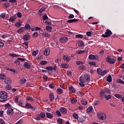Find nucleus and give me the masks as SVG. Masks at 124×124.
I'll list each match as a JSON object with an SVG mask.
<instances>
[{"instance_id": "f257e3e1", "label": "nucleus", "mask_w": 124, "mask_h": 124, "mask_svg": "<svg viewBox=\"0 0 124 124\" xmlns=\"http://www.w3.org/2000/svg\"><path fill=\"white\" fill-rule=\"evenodd\" d=\"M91 81V77L90 75L88 74H85L84 75L83 78L82 77H80L79 78V82H81L82 83H85V84H87V83H89Z\"/></svg>"}, {"instance_id": "f03ea898", "label": "nucleus", "mask_w": 124, "mask_h": 124, "mask_svg": "<svg viewBox=\"0 0 124 124\" xmlns=\"http://www.w3.org/2000/svg\"><path fill=\"white\" fill-rule=\"evenodd\" d=\"M111 91L108 88H106L104 90L100 92V95L102 98H103L104 96L107 95V94H110Z\"/></svg>"}, {"instance_id": "7ed1b4c3", "label": "nucleus", "mask_w": 124, "mask_h": 124, "mask_svg": "<svg viewBox=\"0 0 124 124\" xmlns=\"http://www.w3.org/2000/svg\"><path fill=\"white\" fill-rule=\"evenodd\" d=\"M97 117L98 119L101 121H104L105 120H106V118H107L106 114H105L104 113L101 112H98L97 114Z\"/></svg>"}, {"instance_id": "20e7f679", "label": "nucleus", "mask_w": 124, "mask_h": 124, "mask_svg": "<svg viewBox=\"0 0 124 124\" xmlns=\"http://www.w3.org/2000/svg\"><path fill=\"white\" fill-rule=\"evenodd\" d=\"M106 61L108 63H110L111 64H114L115 62H116V60L114 58L110 57V56H108L106 58Z\"/></svg>"}, {"instance_id": "39448f33", "label": "nucleus", "mask_w": 124, "mask_h": 124, "mask_svg": "<svg viewBox=\"0 0 124 124\" xmlns=\"http://www.w3.org/2000/svg\"><path fill=\"white\" fill-rule=\"evenodd\" d=\"M46 117V115L45 113L41 112L39 114L36 116V121H40L41 119H44Z\"/></svg>"}, {"instance_id": "423d86ee", "label": "nucleus", "mask_w": 124, "mask_h": 124, "mask_svg": "<svg viewBox=\"0 0 124 124\" xmlns=\"http://www.w3.org/2000/svg\"><path fill=\"white\" fill-rule=\"evenodd\" d=\"M7 97H8L7 93L3 91L0 92V98H1L2 99H6Z\"/></svg>"}, {"instance_id": "0eeeda50", "label": "nucleus", "mask_w": 124, "mask_h": 124, "mask_svg": "<svg viewBox=\"0 0 124 124\" xmlns=\"http://www.w3.org/2000/svg\"><path fill=\"white\" fill-rule=\"evenodd\" d=\"M111 34L112 31H110L109 29H107V30H106L105 34H102V36L103 37H109V36H111Z\"/></svg>"}, {"instance_id": "6e6552de", "label": "nucleus", "mask_w": 124, "mask_h": 124, "mask_svg": "<svg viewBox=\"0 0 124 124\" xmlns=\"http://www.w3.org/2000/svg\"><path fill=\"white\" fill-rule=\"evenodd\" d=\"M25 107L27 109H31V110H32V111H34V107H32V105H31V104H30L29 103H27L26 104Z\"/></svg>"}, {"instance_id": "1a4fd4ad", "label": "nucleus", "mask_w": 124, "mask_h": 124, "mask_svg": "<svg viewBox=\"0 0 124 124\" xmlns=\"http://www.w3.org/2000/svg\"><path fill=\"white\" fill-rule=\"evenodd\" d=\"M60 111L62 114H63L64 115H65L67 113V110H66V108H60Z\"/></svg>"}, {"instance_id": "9d476101", "label": "nucleus", "mask_w": 124, "mask_h": 124, "mask_svg": "<svg viewBox=\"0 0 124 124\" xmlns=\"http://www.w3.org/2000/svg\"><path fill=\"white\" fill-rule=\"evenodd\" d=\"M67 40H68V39H67V37H62L60 39V41L62 43H65V42H66Z\"/></svg>"}, {"instance_id": "9b49d317", "label": "nucleus", "mask_w": 124, "mask_h": 124, "mask_svg": "<svg viewBox=\"0 0 124 124\" xmlns=\"http://www.w3.org/2000/svg\"><path fill=\"white\" fill-rule=\"evenodd\" d=\"M89 58L90 60H98V57L96 55V57H95V56L93 54H90L89 56Z\"/></svg>"}, {"instance_id": "f8f14e48", "label": "nucleus", "mask_w": 124, "mask_h": 124, "mask_svg": "<svg viewBox=\"0 0 124 124\" xmlns=\"http://www.w3.org/2000/svg\"><path fill=\"white\" fill-rule=\"evenodd\" d=\"M30 38H31V35L29 34L25 35L23 37V39L24 41H28V40H29Z\"/></svg>"}, {"instance_id": "ddd939ff", "label": "nucleus", "mask_w": 124, "mask_h": 124, "mask_svg": "<svg viewBox=\"0 0 124 124\" xmlns=\"http://www.w3.org/2000/svg\"><path fill=\"white\" fill-rule=\"evenodd\" d=\"M4 82L5 83V84H8V85H9L11 84V83H12V81H11V79L9 78H5Z\"/></svg>"}, {"instance_id": "4468645a", "label": "nucleus", "mask_w": 124, "mask_h": 124, "mask_svg": "<svg viewBox=\"0 0 124 124\" xmlns=\"http://www.w3.org/2000/svg\"><path fill=\"white\" fill-rule=\"evenodd\" d=\"M13 113H14V111H13V108H9L8 109V110H7V115H13Z\"/></svg>"}, {"instance_id": "2eb2a0df", "label": "nucleus", "mask_w": 124, "mask_h": 124, "mask_svg": "<svg viewBox=\"0 0 124 124\" xmlns=\"http://www.w3.org/2000/svg\"><path fill=\"white\" fill-rule=\"evenodd\" d=\"M44 54L45 56H49L50 54V49L49 48H46L45 49Z\"/></svg>"}, {"instance_id": "dca6fc26", "label": "nucleus", "mask_w": 124, "mask_h": 124, "mask_svg": "<svg viewBox=\"0 0 124 124\" xmlns=\"http://www.w3.org/2000/svg\"><path fill=\"white\" fill-rule=\"evenodd\" d=\"M49 97L50 101H54V99H55V95H54V93H50Z\"/></svg>"}, {"instance_id": "f3484780", "label": "nucleus", "mask_w": 124, "mask_h": 124, "mask_svg": "<svg viewBox=\"0 0 124 124\" xmlns=\"http://www.w3.org/2000/svg\"><path fill=\"white\" fill-rule=\"evenodd\" d=\"M25 31V27H21L19 30L17 31V32L19 34Z\"/></svg>"}, {"instance_id": "a211bd4d", "label": "nucleus", "mask_w": 124, "mask_h": 124, "mask_svg": "<svg viewBox=\"0 0 124 124\" xmlns=\"http://www.w3.org/2000/svg\"><path fill=\"white\" fill-rule=\"evenodd\" d=\"M63 59L64 61H66V62H69L70 61V57L67 55H64L63 56Z\"/></svg>"}, {"instance_id": "6ab92c4d", "label": "nucleus", "mask_w": 124, "mask_h": 124, "mask_svg": "<svg viewBox=\"0 0 124 124\" xmlns=\"http://www.w3.org/2000/svg\"><path fill=\"white\" fill-rule=\"evenodd\" d=\"M42 35H43V36L44 37H47V38L51 37V35L47 32H43L42 33Z\"/></svg>"}, {"instance_id": "aec40b11", "label": "nucleus", "mask_w": 124, "mask_h": 124, "mask_svg": "<svg viewBox=\"0 0 124 124\" xmlns=\"http://www.w3.org/2000/svg\"><path fill=\"white\" fill-rule=\"evenodd\" d=\"M24 67L28 69L31 68V64L28 62H26L24 64Z\"/></svg>"}, {"instance_id": "412c9836", "label": "nucleus", "mask_w": 124, "mask_h": 124, "mask_svg": "<svg viewBox=\"0 0 124 124\" xmlns=\"http://www.w3.org/2000/svg\"><path fill=\"white\" fill-rule=\"evenodd\" d=\"M77 22H78V19H69L67 20V23H76Z\"/></svg>"}, {"instance_id": "4be33fe9", "label": "nucleus", "mask_w": 124, "mask_h": 124, "mask_svg": "<svg viewBox=\"0 0 124 124\" xmlns=\"http://www.w3.org/2000/svg\"><path fill=\"white\" fill-rule=\"evenodd\" d=\"M56 93L58 94H62V93H63V91H62V89L61 88H58L56 90Z\"/></svg>"}, {"instance_id": "5701e85b", "label": "nucleus", "mask_w": 124, "mask_h": 124, "mask_svg": "<svg viewBox=\"0 0 124 124\" xmlns=\"http://www.w3.org/2000/svg\"><path fill=\"white\" fill-rule=\"evenodd\" d=\"M53 28H52V27H51L50 26H46V31H52V30Z\"/></svg>"}, {"instance_id": "b1692460", "label": "nucleus", "mask_w": 124, "mask_h": 124, "mask_svg": "<svg viewBox=\"0 0 124 124\" xmlns=\"http://www.w3.org/2000/svg\"><path fill=\"white\" fill-rule=\"evenodd\" d=\"M45 10V7H42L39 11H38V14L41 16L42 12H43Z\"/></svg>"}, {"instance_id": "393cba45", "label": "nucleus", "mask_w": 124, "mask_h": 124, "mask_svg": "<svg viewBox=\"0 0 124 124\" xmlns=\"http://www.w3.org/2000/svg\"><path fill=\"white\" fill-rule=\"evenodd\" d=\"M46 118H48V119H51V118H53V115H52V114H51L49 112H46Z\"/></svg>"}, {"instance_id": "a878e982", "label": "nucleus", "mask_w": 124, "mask_h": 124, "mask_svg": "<svg viewBox=\"0 0 124 124\" xmlns=\"http://www.w3.org/2000/svg\"><path fill=\"white\" fill-rule=\"evenodd\" d=\"M69 66V65H68V64H65V63H62L61 64V67H62V68H68Z\"/></svg>"}, {"instance_id": "bb28decb", "label": "nucleus", "mask_w": 124, "mask_h": 124, "mask_svg": "<svg viewBox=\"0 0 124 124\" xmlns=\"http://www.w3.org/2000/svg\"><path fill=\"white\" fill-rule=\"evenodd\" d=\"M70 101L73 104H75V103L77 102V99L75 98H71L70 99Z\"/></svg>"}, {"instance_id": "cd10ccee", "label": "nucleus", "mask_w": 124, "mask_h": 124, "mask_svg": "<svg viewBox=\"0 0 124 124\" xmlns=\"http://www.w3.org/2000/svg\"><path fill=\"white\" fill-rule=\"evenodd\" d=\"M69 90L70 92H71L73 93H75L76 92V90H75V89L72 86H70L69 88Z\"/></svg>"}, {"instance_id": "c85d7f7f", "label": "nucleus", "mask_w": 124, "mask_h": 124, "mask_svg": "<svg viewBox=\"0 0 124 124\" xmlns=\"http://www.w3.org/2000/svg\"><path fill=\"white\" fill-rule=\"evenodd\" d=\"M76 53L78 55H80L81 54H84L86 53V50H77Z\"/></svg>"}, {"instance_id": "c756f323", "label": "nucleus", "mask_w": 124, "mask_h": 124, "mask_svg": "<svg viewBox=\"0 0 124 124\" xmlns=\"http://www.w3.org/2000/svg\"><path fill=\"white\" fill-rule=\"evenodd\" d=\"M24 28L25 30H29L31 29V25L29 23H26Z\"/></svg>"}, {"instance_id": "7c9ffc66", "label": "nucleus", "mask_w": 124, "mask_h": 124, "mask_svg": "<svg viewBox=\"0 0 124 124\" xmlns=\"http://www.w3.org/2000/svg\"><path fill=\"white\" fill-rule=\"evenodd\" d=\"M78 45L79 46V47H83L85 44H84V42H82V41H78Z\"/></svg>"}, {"instance_id": "2f4dec72", "label": "nucleus", "mask_w": 124, "mask_h": 124, "mask_svg": "<svg viewBox=\"0 0 124 124\" xmlns=\"http://www.w3.org/2000/svg\"><path fill=\"white\" fill-rule=\"evenodd\" d=\"M6 77V75L5 74H0V79L1 80H4V78Z\"/></svg>"}, {"instance_id": "473e14b6", "label": "nucleus", "mask_w": 124, "mask_h": 124, "mask_svg": "<svg viewBox=\"0 0 124 124\" xmlns=\"http://www.w3.org/2000/svg\"><path fill=\"white\" fill-rule=\"evenodd\" d=\"M48 63V62L46 61H42L40 64H41V65H45V64H47Z\"/></svg>"}, {"instance_id": "72a5a7b5", "label": "nucleus", "mask_w": 124, "mask_h": 124, "mask_svg": "<svg viewBox=\"0 0 124 124\" xmlns=\"http://www.w3.org/2000/svg\"><path fill=\"white\" fill-rule=\"evenodd\" d=\"M104 97H105V98H106L107 100H109V99H110L112 97V96L110 94H108L106 95V96H104Z\"/></svg>"}, {"instance_id": "f704fd0d", "label": "nucleus", "mask_w": 124, "mask_h": 124, "mask_svg": "<svg viewBox=\"0 0 124 124\" xmlns=\"http://www.w3.org/2000/svg\"><path fill=\"white\" fill-rule=\"evenodd\" d=\"M84 122H85V119L82 117H80L78 119V123H84Z\"/></svg>"}, {"instance_id": "c9c22d12", "label": "nucleus", "mask_w": 124, "mask_h": 124, "mask_svg": "<svg viewBox=\"0 0 124 124\" xmlns=\"http://www.w3.org/2000/svg\"><path fill=\"white\" fill-rule=\"evenodd\" d=\"M107 81L109 82V83H111L112 82V77L111 76H108L107 78Z\"/></svg>"}, {"instance_id": "e433bc0d", "label": "nucleus", "mask_w": 124, "mask_h": 124, "mask_svg": "<svg viewBox=\"0 0 124 124\" xmlns=\"http://www.w3.org/2000/svg\"><path fill=\"white\" fill-rule=\"evenodd\" d=\"M9 56H10L11 57H13L14 58H18V57H19L18 55H16L15 54H13V53H10L9 54Z\"/></svg>"}, {"instance_id": "4c0bfd02", "label": "nucleus", "mask_w": 124, "mask_h": 124, "mask_svg": "<svg viewBox=\"0 0 124 124\" xmlns=\"http://www.w3.org/2000/svg\"><path fill=\"white\" fill-rule=\"evenodd\" d=\"M116 82H117V83H119V84H122L123 85H124V81L121 79H117Z\"/></svg>"}, {"instance_id": "58836bf2", "label": "nucleus", "mask_w": 124, "mask_h": 124, "mask_svg": "<svg viewBox=\"0 0 124 124\" xmlns=\"http://www.w3.org/2000/svg\"><path fill=\"white\" fill-rule=\"evenodd\" d=\"M15 19H16V18H15V16H11L9 19V22H14V21H15Z\"/></svg>"}, {"instance_id": "ea45409f", "label": "nucleus", "mask_w": 124, "mask_h": 124, "mask_svg": "<svg viewBox=\"0 0 124 124\" xmlns=\"http://www.w3.org/2000/svg\"><path fill=\"white\" fill-rule=\"evenodd\" d=\"M22 26V23L21 22H17L15 24V26L16 28H20Z\"/></svg>"}, {"instance_id": "a19ab883", "label": "nucleus", "mask_w": 124, "mask_h": 124, "mask_svg": "<svg viewBox=\"0 0 124 124\" xmlns=\"http://www.w3.org/2000/svg\"><path fill=\"white\" fill-rule=\"evenodd\" d=\"M114 96L115 97H117V98H119V99L122 98V97H123V96L119 93L115 94Z\"/></svg>"}, {"instance_id": "79ce46f5", "label": "nucleus", "mask_w": 124, "mask_h": 124, "mask_svg": "<svg viewBox=\"0 0 124 124\" xmlns=\"http://www.w3.org/2000/svg\"><path fill=\"white\" fill-rule=\"evenodd\" d=\"M4 107H5V109H9V108H11V106L10 105V104L7 103L5 105Z\"/></svg>"}, {"instance_id": "37998d69", "label": "nucleus", "mask_w": 124, "mask_h": 124, "mask_svg": "<svg viewBox=\"0 0 124 124\" xmlns=\"http://www.w3.org/2000/svg\"><path fill=\"white\" fill-rule=\"evenodd\" d=\"M26 81H27V79H26V78L21 79H20V83L21 84H25V83H26Z\"/></svg>"}, {"instance_id": "c03bdc74", "label": "nucleus", "mask_w": 124, "mask_h": 124, "mask_svg": "<svg viewBox=\"0 0 124 124\" xmlns=\"http://www.w3.org/2000/svg\"><path fill=\"white\" fill-rule=\"evenodd\" d=\"M107 73H108V71L107 70H105L102 72L101 75H102V76H104V75H106Z\"/></svg>"}, {"instance_id": "a18cd8bd", "label": "nucleus", "mask_w": 124, "mask_h": 124, "mask_svg": "<svg viewBox=\"0 0 124 124\" xmlns=\"http://www.w3.org/2000/svg\"><path fill=\"white\" fill-rule=\"evenodd\" d=\"M93 111V107H90L87 109V113H91Z\"/></svg>"}, {"instance_id": "49530a36", "label": "nucleus", "mask_w": 124, "mask_h": 124, "mask_svg": "<svg viewBox=\"0 0 124 124\" xmlns=\"http://www.w3.org/2000/svg\"><path fill=\"white\" fill-rule=\"evenodd\" d=\"M57 123L59 124H62V119L58 118L57 119Z\"/></svg>"}, {"instance_id": "de8ad7c7", "label": "nucleus", "mask_w": 124, "mask_h": 124, "mask_svg": "<svg viewBox=\"0 0 124 124\" xmlns=\"http://www.w3.org/2000/svg\"><path fill=\"white\" fill-rule=\"evenodd\" d=\"M81 103L82 105H87L88 103H87V101H86L85 100H81Z\"/></svg>"}, {"instance_id": "09e8293b", "label": "nucleus", "mask_w": 124, "mask_h": 124, "mask_svg": "<svg viewBox=\"0 0 124 124\" xmlns=\"http://www.w3.org/2000/svg\"><path fill=\"white\" fill-rule=\"evenodd\" d=\"M15 64H16V65H18V66H20V65H21V64L20 63V61H19L18 59L15 61Z\"/></svg>"}, {"instance_id": "8fccbe9b", "label": "nucleus", "mask_w": 124, "mask_h": 124, "mask_svg": "<svg viewBox=\"0 0 124 124\" xmlns=\"http://www.w3.org/2000/svg\"><path fill=\"white\" fill-rule=\"evenodd\" d=\"M83 37H84V36L81 34L76 35V38H83Z\"/></svg>"}, {"instance_id": "3c124183", "label": "nucleus", "mask_w": 124, "mask_h": 124, "mask_svg": "<svg viewBox=\"0 0 124 124\" xmlns=\"http://www.w3.org/2000/svg\"><path fill=\"white\" fill-rule=\"evenodd\" d=\"M26 100L31 102H32L33 101V100H34L33 98H31V97L30 96L27 97Z\"/></svg>"}, {"instance_id": "603ef678", "label": "nucleus", "mask_w": 124, "mask_h": 124, "mask_svg": "<svg viewBox=\"0 0 124 124\" xmlns=\"http://www.w3.org/2000/svg\"><path fill=\"white\" fill-rule=\"evenodd\" d=\"M56 114L58 116V117H62V113L60 110H56Z\"/></svg>"}, {"instance_id": "864d4df0", "label": "nucleus", "mask_w": 124, "mask_h": 124, "mask_svg": "<svg viewBox=\"0 0 124 124\" xmlns=\"http://www.w3.org/2000/svg\"><path fill=\"white\" fill-rule=\"evenodd\" d=\"M46 69L47 70H49L50 71H52L53 70V67L49 66H47L46 67Z\"/></svg>"}, {"instance_id": "5fc2aeb1", "label": "nucleus", "mask_w": 124, "mask_h": 124, "mask_svg": "<svg viewBox=\"0 0 124 124\" xmlns=\"http://www.w3.org/2000/svg\"><path fill=\"white\" fill-rule=\"evenodd\" d=\"M97 72L99 75H101L102 73V70L100 68L97 69Z\"/></svg>"}, {"instance_id": "6e6d98bb", "label": "nucleus", "mask_w": 124, "mask_h": 124, "mask_svg": "<svg viewBox=\"0 0 124 124\" xmlns=\"http://www.w3.org/2000/svg\"><path fill=\"white\" fill-rule=\"evenodd\" d=\"M76 64L77 65H80L81 64H84V62L82 61H77Z\"/></svg>"}, {"instance_id": "4d7b16f0", "label": "nucleus", "mask_w": 124, "mask_h": 124, "mask_svg": "<svg viewBox=\"0 0 124 124\" xmlns=\"http://www.w3.org/2000/svg\"><path fill=\"white\" fill-rule=\"evenodd\" d=\"M73 117H74L76 120H78V114H77V113H73Z\"/></svg>"}, {"instance_id": "13d9d810", "label": "nucleus", "mask_w": 124, "mask_h": 124, "mask_svg": "<svg viewBox=\"0 0 124 124\" xmlns=\"http://www.w3.org/2000/svg\"><path fill=\"white\" fill-rule=\"evenodd\" d=\"M37 36H38V33H37V32H35L32 35V37L33 38L37 37Z\"/></svg>"}, {"instance_id": "bf43d9fd", "label": "nucleus", "mask_w": 124, "mask_h": 124, "mask_svg": "<svg viewBox=\"0 0 124 124\" xmlns=\"http://www.w3.org/2000/svg\"><path fill=\"white\" fill-rule=\"evenodd\" d=\"M43 20L44 21H45V20H48V16H47V15H45L43 16Z\"/></svg>"}, {"instance_id": "052dcab7", "label": "nucleus", "mask_w": 124, "mask_h": 124, "mask_svg": "<svg viewBox=\"0 0 124 124\" xmlns=\"http://www.w3.org/2000/svg\"><path fill=\"white\" fill-rule=\"evenodd\" d=\"M5 88L7 90H8L9 91H10V90H11V86L10 85H6Z\"/></svg>"}, {"instance_id": "680f3d73", "label": "nucleus", "mask_w": 124, "mask_h": 124, "mask_svg": "<svg viewBox=\"0 0 124 124\" xmlns=\"http://www.w3.org/2000/svg\"><path fill=\"white\" fill-rule=\"evenodd\" d=\"M16 104H17L18 106H20L21 107H23V103L21 101H18V102H17Z\"/></svg>"}, {"instance_id": "e2e57ef3", "label": "nucleus", "mask_w": 124, "mask_h": 124, "mask_svg": "<svg viewBox=\"0 0 124 124\" xmlns=\"http://www.w3.org/2000/svg\"><path fill=\"white\" fill-rule=\"evenodd\" d=\"M38 54V50L34 51L32 52L33 56H36Z\"/></svg>"}, {"instance_id": "0e129e2a", "label": "nucleus", "mask_w": 124, "mask_h": 124, "mask_svg": "<svg viewBox=\"0 0 124 124\" xmlns=\"http://www.w3.org/2000/svg\"><path fill=\"white\" fill-rule=\"evenodd\" d=\"M16 16L17 17H18V18H21V17H22V13L18 12L16 14Z\"/></svg>"}, {"instance_id": "69168bd1", "label": "nucleus", "mask_w": 124, "mask_h": 124, "mask_svg": "<svg viewBox=\"0 0 124 124\" xmlns=\"http://www.w3.org/2000/svg\"><path fill=\"white\" fill-rule=\"evenodd\" d=\"M6 15V14L5 13H3L0 15V17H1V18H4Z\"/></svg>"}, {"instance_id": "338daca9", "label": "nucleus", "mask_w": 124, "mask_h": 124, "mask_svg": "<svg viewBox=\"0 0 124 124\" xmlns=\"http://www.w3.org/2000/svg\"><path fill=\"white\" fill-rule=\"evenodd\" d=\"M74 18V15L73 14H70L68 16V19H73Z\"/></svg>"}, {"instance_id": "774afa93", "label": "nucleus", "mask_w": 124, "mask_h": 124, "mask_svg": "<svg viewBox=\"0 0 124 124\" xmlns=\"http://www.w3.org/2000/svg\"><path fill=\"white\" fill-rule=\"evenodd\" d=\"M0 124H5L4 121L2 119H0Z\"/></svg>"}]
</instances>
